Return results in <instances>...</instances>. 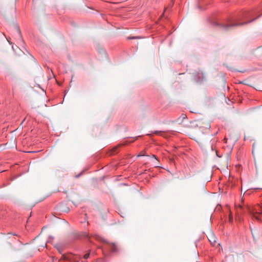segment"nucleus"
Returning <instances> with one entry per match:
<instances>
[{"instance_id": "f257e3e1", "label": "nucleus", "mask_w": 262, "mask_h": 262, "mask_svg": "<svg viewBox=\"0 0 262 262\" xmlns=\"http://www.w3.org/2000/svg\"><path fill=\"white\" fill-rule=\"evenodd\" d=\"M253 15V13L252 11H244L241 12L237 17L232 20H228L226 24L214 22L213 25L215 26L219 27L224 30L228 31L231 29L233 27L242 26L253 21L255 19L249 21H245L244 23H239L240 21H242L250 18Z\"/></svg>"}, {"instance_id": "f03ea898", "label": "nucleus", "mask_w": 262, "mask_h": 262, "mask_svg": "<svg viewBox=\"0 0 262 262\" xmlns=\"http://www.w3.org/2000/svg\"><path fill=\"white\" fill-rule=\"evenodd\" d=\"M102 242L105 243L102 248V250L104 253L107 252H117L119 251L118 247L117 245L115 243L110 242L106 239H104L101 237H98Z\"/></svg>"}, {"instance_id": "7ed1b4c3", "label": "nucleus", "mask_w": 262, "mask_h": 262, "mask_svg": "<svg viewBox=\"0 0 262 262\" xmlns=\"http://www.w3.org/2000/svg\"><path fill=\"white\" fill-rule=\"evenodd\" d=\"M55 247L57 249V250L58 251V252L59 253H61V252L63 251V248L61 246L57 244L55 246Z\"/></svg>"}, {"instance_id": "20e7f679", "label": "nucleus", "mask_w": 262, "mask_h": 262, "mask_svg": "<svg viewBox=\"0 0 262 262\" xmlns=\"http://www.w3.org/2000/svg\"><path fill=\"white\" fill-rule=\"evenodd\" d=\"M198 76H199V78H196L195 80L197 82H199L200 81H202V79L203 78V73H198Z\"/></svg>"}, {"instance_id": "39448f33", "label": "nucleus", "mask_w": 262, "mask_h": 262, "mask_svg": "<svg viewBox=\"0 0 262 262\" xmlns=\"http://www.w3.org/2000/svg\"><path fill=\"white\" fill-rule=\"evenodd\" d=\"M59 207V209L61 211H64V212H68L69 211V209L68 208H67L66 209H63L62 208V205H60L58 206Z\"/></svg>"}, {"instance_id": "423d86ee", "label": "nucleus", "mask_w": 262, "mask_h": 262, "mask_svg": "<svg viewBox=\"0 0 262 262\" xmlns=\"http://www.w3.org/2000/svg\"><path fill=\"white\" fill-rule=\"evenodd\" d=\"M90 253H86L84 255L83 258L85 259H88L90 257Z\"/></svg>"}, {"instance_id": "0eeeda50", "label": "nucleus", "mask_w": 262, "mask_h": 262, "mask_svg": "<svg viewBox=\"0 0 262 262\" xmlns=\"http://www.w3.org/2000/svg\"><path fill=\"white\" fill-rule=\"evenodd\" d=\"M16 30H17L18 34L19 35V37H21V33H20V30L19 28L17 27Z\"/></svg>"}, {"instance_id": "6e6552de", "label": "nucleus", "mask_w": 262, "mask_h": 262, "mask_svg": "<svg viewBox=\"0 0 262 262\" xmlns=\"http://www.w3.org/2000/svg\"><path fill=\"white\" fill-rule=\"evenodd\" d=\"M76 258H74L73 259V260H72V262H83L82 260H77Z\"/></svg>"}, {"instance_id": "1a4fd4ad", "label": "nucleus", "mask_w": 262, "mask_h": 262, "mask_svg": "<svg viewBox=\"0 0 262 262\" xmlns=\"http://www.w3.org/2000/svg\"><path fill=\"white\" fill-rule=\"evenodd\" d=\"M253 217H254L255 219H256L257 220H259L258 216L255 214H254V213L253 214Z\"/></svg>"}, {"instance_id": "9d476101", "label": "nucleus", "mask_w": 262, "mask_h": 262, "mask_svg": "<svg viewBox=\"0 0 262 262\" xmlns=\"http://www.w3.org/2000/svg\"><path fill=\"white\" fill-rule=\"evenodd\" d=\"M138 37H128V39H136V38H137Z\"/></svg>"}, {"instance_id": "9b49d317", "label": "nucleus", "mask_w": 262, "mask_h": 262, "mask_svg": "<svg viewBox=\"0 0 262 262\" xmlns=\"http://www.w3.org/2000/svg\"><path fill=\"white\" fill-rule=\"evenodd\" d=\"M151 157L156 159L158 161V159H157V157L155 155H152Z\"/></svg>"}, {"instance_id": "f8f14e48", "label": "nucleus", "mask_w": 262, "mask_h": 262, "mask_svg": "<svg viewBox=\"0 0 262 262\" xmlns=\"http://www.w3.org/2000/svg\"><path fill=\"white\" fill-rule=\"evenodd\" d=\"M159 132H158V131H156V132H155V134H159Z\"/></svg>"}, {"instance_id": "ddd939ff", "label": "nucleus", "mask_w": 262, "mask_h": 262, "mask_svg": "<svg viewBox=\"0 0 262 262\" xmlns=\"http://www.w3.org/2000/svg\"><path fill=\"white\" fill-rule=\"evenodd\" d=\"M155 166L156 167H159V166H158L157 164H155Z\"/></svg>"}, {"instance_id": "4468645a", "label": "nucleus", "mask_w": 262, "mask_h": 262, "mask_svg": "<svg viewBox=\"0 0 262 262\" xmlns=\"http://www.w3.org/2000/svg\"><path fill=\"white\" fill-rule=\"evenodd\" d=\"M25 119H24L23 120V122H22V123H23L25 121Z\"/></svg>"}]
</instances>
